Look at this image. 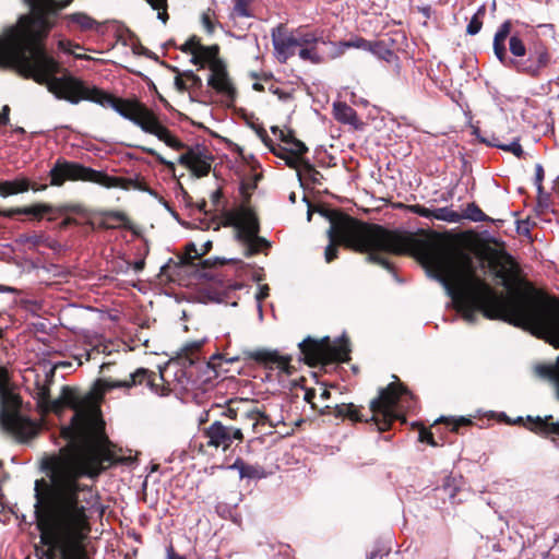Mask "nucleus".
Segmentation results:
<instances>
[{"instance_id": "nucleus-34", "label": "nucleus", "mask_w": 559, "mask_h": 559, "mask_svg": "<svg viewBox=\"0 0 559 559\" xmlns=\"http://www.w3.org/2000/svg\"><path fill=\"white\" fill-rule=\"evenodd\" d=\"M461 215L462 218H466L473 222H485L487 219V216L475 203L467 204L464 213Z\"/></svg>"}, {"instance_id": "nucleus-57", "label": "nucleus", "mask_w": 559, "mask_h": 559, "mask_svg": "<svg viewBox=\"0 0 559 559\" xmlns=\"http://www.w3.org/2000/svg\"><path fill=\"white\" fill-rule=\"evenodd\" d=\"M270 91L274 94H277L280 98L284 97V93L280 92L278 88H275L273 85L270 87Z\"/></svg>"}, {"instance_id": "nucleus-29", "label": "nucleus", "mask_w": 559, "mask_h": 559, "mask_svg": "<svg viewBox=\"0 0 559 559\" xmlns=\"http://www.w3.org/2000/svg\"><path fill=\"white\" fill-rule=\"evenodd\" d=\"M58 48L66 53L73 55L76 59L91 60L92 57L88 55L78 53L76 50L83 49L81 45L73 43L68 39H60L58 41Z\"/></svg>"}, {"instance_id": "nucleus-61", "label": "nucleus", "mask_w": 559, "mask_h": 559, "mask_svg": "<svg viewBox=\"0 0 559 559\" xmlns=\"http://www.w3.org/2000/svg\"><path fill=\"white\" fill-rule=\"evenodd\" d=\"M240 154H241V156H242V158H243L245 160H249V159H252V158H253V156H252V155H249V156L247 157L246 155H243V154H242V152H241Z\"/></svg>"}, {"instance_id": "nucleus-18", "label": "nucleus", "mask_w": 559, "mask_h": 559, "mask_svg": "<svg viewBox=\"0 0 559 559\" xmlns=\"http://www.w3.org/2000/svg\"><path fill=\"white\" fill-rule=\"evenodd\" d=\"M254 357L271 369L276 368L280 371L290 373V358L287 356H282L275 350H259L255 353Z\"/></svg>"}, {"instance_id": "nucleus-10", "label": "nucleus", "mask_w": 559, "mask_h": 559, "mask_svg": "<svg viewBox=\"0 0 559 559\" xmlns=\"http://www.w3.org/2000/svg\"><path fill=\"white\" fill-rule=\"evenodd\" d=\"M67 180L91 181L107 188L118 186V179L115 177H110L78 163L58 160L50 170V183L52 186H61Z\"/></svg>"}, {"instance_id": "nucleus-52", "label": "nucleus", "mask_w": 559, "mask_h": 559, "mask_svg": "<svg viewBox=\"0 0 559 559\" xmlns=\"http://www.w3.org/2000/svg\"><path fill=\"white\" fill-rule=\"evenodd\" d=\"M212 248V241L211 240H206L204 241L203 243L200 245V253H201V257L206 254Z\"/></svg>"}, {"instance_id": "nucleus-42", "label": "nucleus", "mask_w": 559, "mask_h": 559, "mask_svg": "<svg viewBox=\"0 0 559 559\" xmlns=\"http://www.w3.org/2000/svg\"><path fill=\"white\" fill-rule=\"evenodd\" d=\"M213 17H214V12H212L211 10L203 12L202 16H201V23H202L203 27L205 28V31L210 34L213 33L215 29V24L213 22Z\"/></svg>"}, {"instance_id": "nucleus-3", "label": "nucleus", "mask_w": 559, "mask_h": 559, "mask_svg": "<svg viewBox=\"0 0 559 559\" xmlns=\"http://www.w3.org/2000/svg\"><path fill=\"white\" fill-rule=\"evenodd\" d=\"M71 1L25 0L31 7V13L21 16L15 25L0 34V68L14 70L25 79L46 85L47 90L59 99H66L72 104L90 100L103 107H110L140 127L142 131L155 135L167 146L181 150L183 147L181 141L140 102L115 97L70 75L56 76L60 72V63L47 53L41 40L51 27L49 16L69 5Z\"/></svg>"}, {"instance_id": "nucleus-28", "label": "nucleus", "mask_w": 559, "mask_h": 559, "mask_svg": "<svg viewBox=\"0 0 559 559\" xmlns=\"http://www.w3.org/2000/svg\"><path fill=\"white\" fill-rule=\"evenodd\" d=\"M432 218L443 221L448 223H459L462 219V215L452 209L444 206L432 210Z\"/></svg>"}, {"instance_id": "nucleus-5", "label": "nucleus", "mask_w": 559, "mask_h": 559, "mask_svg": "<svg viewBox=\"0 0 559 559\" xmlns=\"http://www.w3.org/2000/svg\"><path fill=\"white\" fill-rule=\"evenodd\" d=\"M272 43L276 57L281 62H286L298 50V56L304 61L313 64L323 62L331 58V51L326 52L322 47L335 46L330 41L323 29H311L307 26L287 31L282 26L272 31Z\"/></svg>"}, {"instance_id": "nucleus-23", "label": "nucleus", "mask_w": 559, "mask_h": 559, "mask_svg": "<svg viewBox=\"0 0 559 559\" xmlns=\"http://www.w3.org/2000/svg\"><path fill=\"white\" fill-rule=\"evenodd\" d=\"M52 207L48 204H34L25 207L11 209L7 211H0V215L5 217H12L15 214L33 215L35 217H41L44 214L50 213Z\"/></svg>"}, {"instance_id": "nucleus-48", "label": "nucleus", "mask_w": 559, "mask_h": 559, "mask_svg": "<svg viewBox=\"0 0 559 559\" xmlns=\"http://www.w3.org/2000/svg\"><path fill=\"white\" fill-rule=\"evenodd\" d=\"M109 219H112L114 223L117 225V226H122L127 223V217L123 213H112L110 216H109Z\"/></svg>"}, {"instance_id": "nucleus-26", "label": "nucleus", "mask_w": 559, "mask_h": 559, "mask_svg": "<svg viewBox=\"0 0 559 559\" xmlns=\"http://www.w3.org/2000/svg\"><path fill=\"white\" fill-rule=\"evenodd\" d=\"M19 241L28 249H38L40 247H52V241L44 234L22 235Z\"/></svg>"}, {"instance_id": "nucleus-45", "label": "nucleus", "mask_w": 559, "mask_h": 559, "mask_svg": "<svg viewBox=\"0 0 559 559\" xmlns=\"http://www.w3.org/2000/svg\"><path fill=\"white\" fill-rule=\"evenodd\" d=\"M187 259L194 260L201 258L200 248H198L195 242H190L186 247Z\"/></svg>"}, {"instance_id": "nucleus-62", "label": "nucleus", "mask_w": 559, "mask_h": 559, "mask_svg": "<svg viewBox=\"0 0 559 559\" xmlns=\"http://www.w3.org/2000/svg\"><path fill=\"white\" fill-rule=\"evenodd\" d=\"M228 413H229V416H230V417H234L235 412H234L233 409H228Z\"/></svg>"}, {"instance_id": "nucleus-16", "label": "nucleus", "mask_w": 559, "mask_h": 559, "mask_svg": "<svg viewBox=\"0 0 559 559\" xmlns=\"http://www.w3.org/2000/svg\"><path fill=\"white\" fill-rule=\"evenodd\" d=\"M210 70L211 75L207 80V84L228 100H233L236 95V90L227 74L225 66L223 63H214Z\"/></svg>"}, {"instance_id": "nucleus-37", "label": "nucleus", "mask_w": 559, "mask_h": 559, "mask_svg": "<svg viewBox=\"0 0 559 559\" xmlns=\"http://www.w3.org/2000/svg\"><path fill=\"white\" fill-rule=\"evenodd\" d=\"M337 414L344 417H348L353 421L361 420L359 412L354 404H342L337 407Z\"/></svg>"}, {"instance_id": "nucleus-33", "label": "nucleus", "mask_w": 559, "mask_h": 559, "mask_svg": "<svg viewBox=\"0 0 559 559\" xmlns=\"http://www.w3.org/2000/svg\"><path fill=\"white\" fill-rule=\"evenodd\" d=\"M369 51L372 52L378 58L383 59L388 62H391L395 58L393 51L388 49L385 45H383L380 41L371 43Z\"/></svg>"}, {"instance_id": "nucleus-7", "label": "nucleus", "mask_w": 559, "mask_h": 559, "mask_svg": "<svg viewBox=\"0 0 559 559\" xmlns=\"http://www.w3.org/2000/svg\"><path fill=\"white\" fill-rule=\"evenodd\" d=\"M0 402L4 407L0 414L2 427L21 441L31 439L36 433V425L13 411L19 404V399L12 392L9 371L3 366H0Z\"/></svg>"}, {"instance_id": "nucleus-1", "label": "nucleus", "mask_w": 559, "mask_h": 559, "mask_svg": "<svg viewBox=\"0 0 559 559\" xmlns=\"http://www.w3.org/2000/svg\"><path fill=\"white\" fill-rule=\"evenodd\" d=\"M50 380L36 382L35 399L45 412L74 409L69 426L61 429L67 444L46 461L49 481H35V515L40 533V559H80L83 540L90 533L87 510L93 491L79 480L96 477L115 462L111 443L104 433L100 412L92 395L81 396L74 389L62 386L51 400Z\"/></svg>"}, {"instance_id": "nucleus-24", "label": "nucleus", "mask_w": 559, "mask_h": 559, "mask_svg": "<svg viewBox=\"0 0 559 559\" xmlns=\"http://www.w3.org/2000/svg\"><path fill=\"white\" fill-rule=\"evenodd\" d=\"M370 47L371 41H368L364 38H355L346 41H340L338 44H335V46H333V51H331L330 56L331 58H336L343 55L347 48H358L369 51Z\"/></svg>"}, {"instance_id": "nucleus-13", "label": "nucleus", "mask_w": 559, "mask_h": 559, "mask_svg": "<svg viewBox=\"0 0 559 559\" xmlns=\"http://www.w3.org/2000/svg\"><path fill=\"white\" fill-rule=\"evenodd\" d=\"M180 49L181 51L191 55V62L195 66H200L201 68L209 66V68L212 69L214 63H222L217 58L218 47L216 45L203 46L200 43V39L195 36L189 38Z\"/></svg>"}, {"instance_id": "nucleus-22", "label": "nucleus", "mask_w": 559, "mask_h": 559, "mask_svg": "<svg viewBox=\"0 0 559 559\" xmlns=\"http://www.w3.org/2000/svg\"><path fill=\"white\" fill-rule=\"evenodd\" d=\"M229 468L237 469L240 478L260 479L265 475L262 467L247 464L241 459H237Z\"/></svg>"}, {"instance_id": "nucleus-56", "label": "nucleus", "mask_w": 559, "mask_h": 559, "mask_svg": "<svg viewBox=\"0 0 559 559\" xmlns=\"http://www.w3.org/2000/svg\"><path fill=\"white\" fill-rule=\"evenodd\" d=\"M267 289H269V288H267L266 286H265V287H262V288H261V290H260V293H259V295H258V299H262V298H264V297L267 295Z\"/></svg>"}, {"instance_id": "nucleus-21", "label": "nucleus", "mask_w": 559, "mask_h": 559, "mask_svg": "<svg viewBox=\"0 0 559 559\" xmlns=\"http://www.w3.org/2000/svg\"><path fill=\"white\" fill-rule=\"evenodd\" d=\"M28 189L29 181L26 178L0 181V197L2 198L26 192Z\"/></svg>"}, {"instance_id": "nucleus-59", "label": "nucleus", "mask_w": 559, "mask_h": 559, "mask_svg": "<svg viewBox=\"0 0 559 559\" xmlns=\"http://www.w3.org/2000/svg\"><path fill=\"white\" fill-rule=\"evenodd\" d=\"M205 206H206L205 201H202V202L198 205L199 210H200V211H204V212H205Z\"/></svg>"}, {"instance_id": "nucleus-9", "label": "nucleus", "mask_w": 559, "mask_h": 559, "mask_svg": "<svg viewBox=\"0 0 559 559\" xmlns=\"http://www.w3.org/2000/svg\"><path fill=\"white\" fill-rule=\"evenodd\" d=\"M299 348L304 360L310 366L325 365L331 361H346L350 352L347 340L342 337L332 342L328 336L320 341L308 337L299 343Z\"/></svg>"}, {"instance_id": "nucleus-20", "label": "nucleus", "mask_w": 559, "mask_h": 559, "mask_svg": "<svg viewBox=\"0 0 559 559\" xmlns=\"http://www.w3.org/2000/svg\"><path fill=\"white\" fill-rule=\"evenodd\" d=\"M511 33V22H503L493 37V51L497 58L503 62L507 57L504 41Z\"/></svg>"}, {"instance_id": "nucleus-40", "label": "nucleus", "mask_w": 559, "mask_h": 559, "mask_svg": "<svg viewBox=\"0 0 559 559\" xmlns=\"http://www.w3.org/2000/svg\"><path fill=\"white\" fill-rule=\"evenodd\" d=\"M71 20L83 29H91L95 24L94 20L82 13L71 15Z\"/></svg>"}, {"instance_id": "nucleus-31", "label": "nucleus", "mask_w": 559, "mask_h": 559, "mask_svg": "<svg viewBox=\"0 0 559 559\" xmlns=\"http://www.w3.org/2000/svg\"><path fill=\"white\" fill-rule=\"evenodd\" d=\"M551 418V416L540 418L537 417L535 421V427L533 428L536 431L546 432V433H554L559 436V421L557 423H548V420Z\"/></svg>"}, {"instance_id": "nucleus-8", "label": "nucleus", "mask_w": 559, "mask_h": 559, "mask_svg": "<svg viewBox=\"0 0 559 559\" xmlns=\"http://www.w3.org/2000/svg\"><path fill=\"white\" fill-rule=\"evenodd\" d=\"M226 225L234 227L235 237L247 257L264 251L270 247L265 238L259 237V222L254 212L240 206L226 214Z\"/></svg>"}, {"instance_id": "nucleus-43", "label": "nucleus", "mask_w": 559, "mask_h": 559, "mask_svg": "<svg viewBox=\"0 0 559 559\" xmlns=\"http://www.w3.org/2000/svg\"><path fill=\"white\" fill-rule=\"evenodd\" d=\"M412 213H415L425 218H432V210L420 204H413L408 206Z\"/></svg>"}, {"instance_id": "nucleus-60", "label": "nucleus", "mask_w": 559, "mask_h": 559, "mask_svg": "<svg viewBox=\"0 0 559 559\" xmlns=\"http://www.w3.org/2000/svg\"><path fill=\"white\" fill-rule=\"evenodd\" d=\"M253 88H254V90H257V91H261L263 87H262V85H261V84H259V83H254V84H253Z\"/></svg>"}, {"instance_id": "nucleus-32", "label": "nucleus", "mask_w": 559, "mask_h": 559, "mask_svg": "<svg viewBox=\"0 0 559 559\" xmlns=\"http://www.w3.org/2000/svg\"><path fill=\"white\" fill-rule=\"evenodd\" d=\"M486 9L485 5H481L477 12L473 15L469 23L467 24L466 32L469 35H476L479 33L483 26V16L485 15Z\"/></svg>"}, {"instance_id": "nucleus-49", "label": "nucleus", "mask_w": 559, "mask_h": 559, "mask_svg": "<svg viewBox=\"0 0 559 559\" xmlns=\"http://www.w3.org/2000/svg\"><path fill=\"white\" fill-rule=\"evenodd\" d=\"M544 179V168L540 164H537L535 167V180L538 188H542V182Z\"/></svg>"}, {"instance_id": "nucleus-58", "label": "nucleus", "mask_w": 559, "mask_h": 559, "mask_svg": "<svg viewBox=\"0 0 559 559\" xmlns=\"http://www.w3.org/2000/svg\"><path fill=\"white\" fill-rule=\"evenodd\" d=\"M329 396H330V392H329L326 389H324V390L322 391V393H321V397H322V399H329Z\"/></svg>"}, {"instance_id": "nucleus-51", "label": "nucleus", "mask_w": 559, "mask_h": 559, "mask_svg": "<svg viewBox=\"0 0 559 559\" xmlns=\"http://www.w3.org/2000/svg\"><path fill=\"white\" fill-rule=\"evenodd\" d=\"M9 111H10V108H9V106L5 105L3 107V112L2 114L0 112V126L8 124V122H9Z\"/></svg>"}, {"instance_id": "nucleus-50", "label": "nucleus", "mask_w": 559, "mask_h": 559, "mask_svg": "<svg viewBox=\"0 0 559 559\" xmlns=\"http://www.w3.org/2000/svg\"><path fill=\"white\" fill-rule=\"evenodd\" d=\"M166 557L167 559H187L185 556L177 554L171 545L166 549Z\"/></svg>"}, {"instance_id": "nucleus-17", "label": "nucleus", "mask_w": 559, "mask_h": 559, "mask_svg": "<svg viewBox=\"0 0 559 559\" xmlns=\"http://www.w3.org/2000/svg\"><path fill=\"white\" fill-rule=\"evenodd\" d=\"M178 163L190 169L197 177L206 176L211 170L209 156L200 150L189 148L180 155Z\"/></svg>"}, {"instance_id": "nucleus-39", "label": "nucleus", "mask_w": 559, "mask_h": 559, "mask_svg": "<svg viewBox=\"0 0 559 559\" xmlns=\"http://www.w3.org/2000/svg\"><path fill=\"white\" fill-rule=\"evenodd\" d=\"M245 416L252 421L253 429H255L258 425L265 424L269 420L267 416L257 408L247 412Z\"/></svg>"}, {"instance_id": "nucleus-4", "label": "nucleus", "mask_w": 559, "mask_h": 559, "mask_svg": "<svg viewBox=\"0 0 559 559\" xmlns=\"http://www.w3.org/2000/svg\"><path fill=\"white\" fill-rule=\"evenodd\" d=\"M330 243L325 248V261L330 263L337 257V245L359 252H368V259L390 270L391 265L381 252L401 254L407 251L404 237L378 225L361 223L348 215L337 214L331 219L328 230Z\"/></svg>"}, {"instance_id": "nucleus-54", "label": "nucleus", "mask_w": 559, "mask_h": 559, "mask_svg": "<svg viewBox=\"0 0 559 559\" xmlns=\"http://www.w3.org/2000/svg\"><path fill=\"white\" fill-rule=\"evenodd\" d=\"M316 393L313 390H308L305 394V400L308 402V403H312V400L314 397Z\"/></svg>"}, {"instance_id": "nucleus-53", "label": "nucleus", "mask_w": 559, "mask_h": 559, "mask_svg": "<svg viewBox=\"0 0 559 559\" xmlns=\"http://www.w3.org/2000/svg\"><path fill=\"white\" fill-rule=\"evenodd\" d=\"M468 424H471L469 419L461 417V418L454 420V426H453L452 430H456L459 426L468 425Z\"/></svg>"}, {"instance_id": "nucleus-27", "label": "nucleus", "mask_w": 559, "mask_h": 559, "mask_svg": "<svg viewBox=\"0 0 559 559\" xmlns=\"http://www.w3.org/2000/svg\"><path fill=\"white\" fill-rule=\"evenodd\" d=\"M484 143H487L491 146H496V147H499L503 151H507V152H510L512 153L513 155H515L516 157H521L523 155V148L519 142V138L514 139L511 143L509 144H502L498 141L497 138L492 136L491 140H487V139H480Z\"/></svg>"}, {"instance_id": "nucleus-44", "label": "nucleus", "mask_w": 559, "mask_h": 559, "mask_svg": "<svg viewBox=\"0 0 559 559\" xmlns=\"http://www.w3.org/2000/svg\"><path fill=\"white\" fill-rule=\"evenodd\" d=\"M145 151L150 155H153L160 164H164L169 169V171H171V173L175 171V164L173 162H169V160L165 159L160 154H158L153 148H146Z\"/></svg>"}, {"instance_id": "nucleus-12", "label": "nucleus", "mask_w": 559, "mask_h": 559, "mask_svg": "<svg viewBox=\"0 0 559 559\" xmlns=\"http://www.w3.org/2000/svg\"><path fill=\"white\" fill-rule=\"evenodd\" d=\"M527 51L526 59L513 61V63L520 72L536 78L549 64L550 55L547 47L540 41L532 44Z\"/></svg>"}, {"instance_id": "nucleus-35", "label": "nucleus", "mask_w": 559, "mask_h": 559, "mask_svg": "<svg viewBox=\"0 0 559 559\" xmlns=\"http://www.w3.org/2000/svg\"><path fill=\"white\" fill-rule=\"evenodd\" d=\"M509 49L514 57L523 58L526 55V47L523 40L516 35L510 36Z\"/></svg>"}, {"instance_id": "nucleus-55", "label": "nucleus", "mask_w": 559, "mask_h": 559, "mask_svg": "<svg viewBox=\"0 0 559 559\" xmlns=\"http://www.w3.org/2000/svg\"><path fill=\"white\" fill-rule=\"evenodd\" d=\"M219 198H221V191H219V190H216V191H214V192L212 193V201H213L214 203H216V202L219 200Z\"/></svg>"}, {"instance_id": "nucleus-30", "label": "nucleus", "mask_w": 559, "mask_h": 559, "mask_svg": "<svg viewBox=\"0 0 559 559\" xmlns=\"http://www.w3.org/2000/svg\"><path fill=\"white\" fill-rule=\"evenodd\" d=\"M58 48L66 53L73 55L76 59L91 60L92 57L88 55L78 53L76 50L83 49L81 45L73 43L68 39H60L58 41Z\"/></svg>"}, {"instance_id": "nucleus-41", "label": "nucleus", "mask_w": 559, "mask_h": 559, "mask_svg": "<svg viewBox=\"0 0 559 559\" xmlns=\"http://www.w3.org/2000/svg\"><path fill=\"white\" fill-rule=\"evenodd\" d=\"M272 130V133L276 136H278V139L286 145L289 143V140H296L294 133L292 130H283L278 127H272L271 128Z\"/></svg>"}, {"instance_id": "nucleus-6", "label": "nucleus", "mask_w": 559, "mask_h": 559, "mask_svg": "<svg viewBox=\"0 0 559 559\" xmlns=\"http://www.w3.org/2000/svg\"><path fill=\"white\" fill-rule=\"evenodd\" d=\"M413 396L400 383H391L380 391L379 397L370 402L372 420L380 430H386L390 425L402 417L404 409L411 407Z\"/></svg>"}, {"instance_id": "nucleus-11", "label": "nucleus", "mask_w": 559, "mask_h": 559, "mask_svg": "<svg viewBox=\"0 0 559 559\" xmlns=\"http://www.w3.org/2000/svg\"><path fill=\"white\" fill-rule=\"evenodd\" d=\"M263 142L275 156L284 159L290 168L298 169L304 164L307 169L313 171L314 175H319L308 163H304L302 156L308 148L298 139L289 140V143L284 146L273 144L272 140L267 136L263 138Z\"/></svg>"}, {"instance_id": "nucleus-19", "label": "nucleus", "mask_w": 559, "mask_h": 559, "mask_svg": "<svg viewBox=\"0 0 559 559\" xmlns=\"http://www.w3.org/2000/svg\"><path fill=\"white\" fill-rule=\"evenodd\" d=\"M333 115L338 122L349 124L355 129H360L362 126L356 111L344 102L333 104Z\"/></svg>"}, {"instance_id": "nucleus-2", "label": "nucleus", "mask_w": 559, "mask_h": 559, "mask_svg": "<svg viewBox=\"0 0 559 559\" xmlns=\"http://www.w3.org/2000/svg\"><path fill=\"white\" fill-rule=\"evenodd\" d=\"M485 258L509 289L508 295L495 292L477 274L474 258L464 249L430 248L423 257L466 322L473 323L481 312L487 319L507 321L559 347V301L531 289L513 288L515 263L504 251L488 249ZM536 372L554 385L559 400V356L554 362L537 366Z\"/></svg>"}, {"instance_id": "nucleus-36", "label": "nucleus", "mask_w": 559, "mask_h": 559, "mask_svg": "<svg viewBox=\"0 0 559 559\" xmlns=\"http://www.w3.org/2000/svg\"><path fill=\"white\" fill-rule=\"evenodd\" d=\"M252 0H234L233 14L239 17H249L251 13L249 7Z\"/></svg>"}, {"instance_id": "nucleus-47", "label": "nucleus", "mask_w": 559, "mask_h": 559, "mask_svg": "<svg viewBox=\"0 0 559 559\" xmlns=\"http://www.w3.org/2000/svg\"><path fill=\"white\" fill-rule=\"evenodd\" d=\"M419 440L421 442H427L431 445H436V442L433 440V437H432V433L426 429H423L420 432H419Z\"/></svg>"}, {"instance_id": "nucleus-38", "label": "nucleus", "mask_w": 559, "mask_h": 559, "mask_svg": "<svg viewBox=\"0 0 559 559\" xmlns=\"http://www.w3.org/2000/svg\"><path fill=\"white\" fill-rule=\"evenodd\" d=\"M150 5L154 9V10H157L158 13H157V17L165 24L168 20V14H167V0H146Z\"/></svg>"}, {"instance_id": "nucleus-14", "label": "nucleus", "mask_w": 559, "mask_h": 559, "mask_svg": "<svg viewBox=\"0 0 559 559\" xmlns=\"http://www.w3.org/2000/svg\"><path fill=\"white\" fill-rule=\"evenodd\" d=\"M207 445L227 450L234 440L242 441L243 435L240 428L228 427L221 421H214L204 431Z\"/></svg>"}, {"instance_id": "nucleus-15", "label": "nucleus", "mask_w": 559, "mask_h": 559, "mask_svg": "<svg viewBox=\"0 0 559 559\" xmlns=\"http://www.w3.org/2000/svg\"><path fill=\"white\" fill-rule=\"evenodd\" d=\"M153 372H150L145 368H139L134 372L130 373L129 379L123 381L111 380V379H99L96 381L94 391L98 397H102L107 391L120 388H132L133 385L141 384L144 381L147 384L152 383Z\"/></svg>"}, {"instance_id": "nucleus-25", "label": "nucleus", "mask_w": 559, "mask_h": 559, "mask_svg": "<svg viewBox=\"0 0 559 559\" xmlns=\"http://www.w3.org/2000/svg\"><path fill=\"white\" fill-rule=\"evenodd\" d=\"M202 84L201 79L192 71L183 72L175 78V86L179 92H185L190 88L200 87Z\"/></svg>"}, {"instance_id": "nucleus-63", "label": "nucleus", "mask_w": 559, "mask_h": 559, "mask_svg": "<svg viewBox=\"0 0 559 559\" xmlns=\"http://www.w3.org/2000/svg\"><path fill=\"white\" fill-rule=\"evenodd\" d=\"M1 292H3L4 289L3 288H0Z\"/></svg>"}, {"instance_id": "nucleus-46", "label": "nucleus", "mask_w": 559, "mask_h": 559, "mask_svg": "<svg viewBox=\"0 0 559 559\" xmlns=\"http://www.w3.org/2000/svg\"><path fill=\"white\" fill-rule=\"evenodd\" d=\"M203 345V341H193V342H187L183 347L182 352L187 355L193 354L194 352H198Z\"/></svg>"}]
</instances>
